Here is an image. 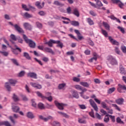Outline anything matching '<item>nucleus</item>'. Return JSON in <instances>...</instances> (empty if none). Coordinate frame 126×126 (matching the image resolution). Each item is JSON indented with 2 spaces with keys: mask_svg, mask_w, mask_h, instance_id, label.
I'll list each match as a JSON object with an SVG mask.
<instances>
[{
  "mask_svg": "<svg viewBox=\"0 0 126 126\" xmlns=\"http://www.w3.org/2000/svg\"><path fill=\"white\" fill-rule=\"evenodd\" d=\"M24 74H25V71H22L18 74L19 77H22V76H24Z\"/></svg>",
  "mask_w": 126,
  "mask_h": 126,
  "instance_id": "obj_51",
  "label": "nucleus"
},
{
  "mask_svg": "<svg viewBox=\"0 0 126 126\" xmlns=\"http://www.w3.org/2000/svg\"><path fill=\"white\" fill-rule=\"evenodd\" d=\"M93 58H91L89 60V62L90 63H92L93 61H97V58H98V55H97V53H94L93 54Z\"/></svg>",
  "mask_w": 126,
  "mask_h": 126,
  "instance_id": "obj_14",
  "label": "nucleus"
},
{
  "mask_svg": "<svg viewBox=\"0 0 126 126\" xmlns=\"http://www.w3.org/2000/svg\"><path fill=\"white\" fill-rule=\"evenodd\" d=\"M22 8H23L24 10H26V11H29L30 10L34 11L35 10V7L31 6L30 4H29L28 6L25 4H22Z\"/></svg>",
  "mask_w": 126,
  "mask_h": 126,
  "instance_id": "obj_3",
  "label": "nucleus"
},
{
  "mask_svg": "<svg viewBox=\"0 0 126 126\" xmlns=\"http://www.w3.org/2000/svg\"><path fill=\"white\" fill-rule=\"evenodd\" d=\"M58 114H60V115L62 116V117H64V118H66V119H68V118H69V116L63 112H58Z\"/></svg>",
  "mask_w": 126,
  "mask_h": 126,
  "instance_id": "obj_22",
  "label": "nucleus"
},
{
  "mask_svg": "<svg viewBox=\"0 0 126 126\" xmlns=\"http://www.w3.org/2000/svg\"><path fill=\"white\" fill-rule=\"evenodd\" d=\"M56 43H59V41H56V40L51 39L48 42H46L45 44H47L49 47H53V44H56Z\"/></svg>",
  "mask_w": 126,
  "mask_h": 126,
  "instance_id": "obj_11",
  "label": "nucleus"
},
{
  "mask_svg": "<svg viewBox=\"0 0 126 126\" xmlns=\"http://www.w3.org/2000/svg\"><path fill=\"white\" fill-rule=\"evenodd\" d=\"M28 76L29 77H32V78H37V74L33 72H30L28 73Z\"/></svg>",
  "mask_w": 126,
  "mask_h": 126,
  "instance_id": "obj_17",
  "label": "nucleus"
},
{
  "mask_svg": "<svg viewBox=\"0 0 126 126\" xmlns=\"http://www.w3.org/2000/svg\"><path fill=\"white\" fill-rule=\"evenodd\" d=\"M116 122L117 123H118V124H124V122L122 121V119L120 117H118L116 119Z\"/></svg>",
  "mask_w": 126,
  "mask_h": 126,
  "instance_id": "obj_53",
  "label": "nucleus"
},
{
  "mask_svg": "<svg viewBox=\"0 0 126 126\" xmlns=\"http://www.w3.org/2000/svg\"><path fill=\"white\" fill-rule=\"evenodd\" d=\"M124 101L125 100L123 98H118L116 100V102L118 105H123Z\"/></svg>",
  "mask_w": 126,
  "mask_h": 126,
  "instance_id": "obj_15",
  "label": "nucleus"
},
{
  "mask_svg": "<svg viewBox=\"0 0 126 126\" xmlns=\"http://www.w3.org/2000/svg\"><path fill=\"white\" fill-rule=\"evenodd\" d=\"M89 115L92 118H93L94 119L95 118V116H94V112L93 110H92V111L89 112Z\"/></svg>",
  "mask_w": 126,
  "mask_h": 126,
  "instance_id": "obj_59",
  "label": "nucleus"
},
{
  "mask_svg": "<svg viewBox=\"0 0 126 126\" xmlns=\"http://www.w3.org/2000/svg\"><path fill=\"white\" fill-rule=\"evenodd\" d=\"M55 104L59 110H63V107L67 106L66 104L60 103L57 101H55Z\"/></svg>",
  "mask_w": 126,
  "mask_h": 126,
  "instance_id": "obj_4",
  "label": "nucleus"
},
{
  "mask_svg": "<svg viewBox=\"0 0 126 126\" xmlns=\"http://www.w3.org/2000/svg\"><path fill=\"white\" fill-rule=\"evenodd\" d=\"M16 82L17 81L15 80L11 79L9 80V83H10V84H11L13 86H14V85L16 84Z\"/></svg>",
  "mask_w": 126,
  "mask_h": 126,
  "instance_id": "obj_30",
  "label": "nucleus"
},
{
  "mask_svg": "<svg viewBox=\"0 0 126 126\" xmlns=\"http://www.w3.org/2000/svg\"><path fill=\"white\" fill-rule=\"evenodd\" d=\"M119 87H120V88H122L123 90H125L126 91V87L125 85H121V84L118 85Z\"/></svg>",
  "mask_w": 126,
  "mask_h": 126,
  "instance_id": "obj_61",
  "label": "nucleus"
},
{
  "mask_svg": "<svg viewBox=\"0 0 126 126\" xmlns=\"http://www.w3.org/2000/svg\"><path fill=\"white\" fill-rule=\"evenodd\" d=\"M118 5L119 7H120V8H124V6L125 5L124 4V3H123V2H121L120 1V2H119Z\"/></svg>",
  "mask_w": 126,
  "mask_h": 126,
  "instance_id": "obj_62",
  "label": "nucleus"
},
{
  "mask_svg": "<svg viewBox=\"0 0 126 126\" xmlns=\"http://www.w3.org/2000/svg\"><path fill=\"white\" fill-rule=\"evenodd\" d=\"M44 99H47L49 102H52L53 100V97H52V96H44Z\"/></svg>",
  "mask_w": 126,
  "mask_h": 126,
  "instance_id": "obj_49",
  "label": "nucleus"
},
{
  "mask_svg": "<svg viewBox=\"0 0 126 126\" xmlns=\"http://www.w3.org/2000/svg\"><path fill=\"white\" fill-rule=\"evenodd\" d=\"M109 118H110V119H111L112 122H113V123H115L116 122V118L114 116L109 115Z\"/></svg>",
  "mask_w": 126,
  "mask_h": 126,
  "instance_id": "obj_54",
  "label": "nucleus"
},
{
  "mask_svg": "<svg viewBox=\"0 0 126 126\" xmlns=\"http://www.w3.org/2000/svg\"><path fill=\"white\" fill-rule=\"evenodd\" d=\"M73 14L76 15L77 17H79V11L77 8H75L73 10Z\"/></svg>",
  "mask_w": 126,
  "mask_h": 126,
  "instance_id": "obj_20",
  "label": "nucleus"
},
{
  "mask_svg": "<svg viewBox=\"0 0 126 126\" xmlns=\"http://www.w3.org/2000/svg\"><path fill=\"white\" fill-rule=\"evenodd\" d=\"M114 51L117 55H121V50H120V49L118 47H115Z\"/></svg>",
  "mask_w": 126,
  "mask_h": 126,
  "instance_id": "obj_31",
  "label": "nucleus"
},
{
  "mask_svg": "<svg viewBox=\"0 0 126 126\" xmlns=\"http://www.w3.org/2000/svg\"><path fill=\"white\" fill-rule=\"evenodd\" d=\"M108 39L110 42L112 43L113 45H116V46H119V45H120V43H119V42L114 39V38H113V37H112L111 36H109Z\"/></svg>",
  "mask_w": 126,
  "mask_h": 126,
  "instance_id": "obj_9",
  "label": "nucleus"
},
{
  "mask_svg": "<svg viewBox=\"0 0 126 126\" xmlns=\"http://www.w3.org/2000/svg\"><path fill=\"white\" fill-rule=\"evenodd\" d=\"M74 87L75 89H77V90H81V88H82V87L79 85H75L74 86Z\"/></svg>",
  "mask_w": 126,
  "mask_h": 126,
  "instance_id": "obj_47",
  "label": "nucleus"
},
{
  "mask_svg": "<svg viewBox=\"0 0 126 126\" xmlns=\"http://www.w3.org/2000/svg\"><path fill=\"white\" fill-rule=\"evenodd\" d=\"M65 86V84H64V83L61 84L59 85L58 88L59 89H63V88H64Z\"/></svg>",
  "mask_w": 126,
  "mask_h": 126,
  "instance_id": "obj_46",
  "label": "nucleus"
},
{
  "mask_svg": "<svg viewBox=\"0 0 126 126\" xmlns=\"http://www.w3.org/2000/svg\"><path fill=\"white\" fill-rule=\"evenodd\" d=\"M30 85L32 86V87H34V88H36V89H41L42 85L37 84L36 83L31 82Z\"/></svg>",
  "mask_w": 126,
  "mask_h": 126,
  "instance_id": "obj_6",
  "label": "nucleus"
},
{
  "mask_svg": "<svg viewBox=\"0 0 126 126\" xmlns=\"http://www.w3.org/2000/svg\"><path fill=\"white\" fill-rule=\"evenodd\" d=\"M94 1L96 2V5H97L96 8L97 9H100V7L103 6V3H102V2L99 0H94Z\"/></svg>",
  "mask_w": 126,
  "mask_h": 126,
  "instance_id": "obj_12",
  "label": "nucleus"
},
{
  "mask_svg": "<svg viewBox=\"0 0 126 126\" xmlns=\"http://www.w3.org/2000/svg\"><path fill=\"white\" fill-rule=\"evenodd\" d=\"M25 89H26L27 92H28V93H30V92H31L30 88H29V86H28V85H26Z\"/></svg>",
  "mask_w": 126,
  "mask_h": 126,
  "instance_id": "obj_57",
  "label": "nucleus"
},
{
  "mask_svg": "<svg viewBox=\"0 0 126 126\" xmlns=\"http://www.w3.org/2000/svg\"><path fill=\"white\" fill-rule=\"evenodd\" d=\"M24 57H25V58H26V59H27L28 60H30L31 59V58L29 56V54L26 52L24 53Z\"/></svg>",
  "mask_w": 126,
  "mask_h": 126,
  "instance_id": "obj_39",
  "label": "nucleus"
},
{
  "mask_svg": "<svg viewBox=\"0 0 126 126\" xmlns=\"http://www.w3.org/2000/svg\"><path fill=\"white\" fill-rule=\"evenodd\" d=\"M56 42H58V43H55V44H58L57 45V47H60V48H63V43L61 42V41L59 40H56Z\"/></svg>",
  "mask_w": 126,
  "mask_h": 126,
  "instance_id": "obj_28",
  "label": "nucleus"
},
{
  "mask_svg": "<svg viewBox=\"0 0 126 126\" xmlns=\"http://www.w3.org/2000/svg\"><path fill=\"white\" fill-rule=\"evenodd\" d=\"M80 94L81 97H82V98H83V99H89V96H88L84 94H82V93H80Z\"/></svg>",
  "mask_w": 126,
  "mask_h": 126,
  "instance_id": "obj_35",
  "label": "nucleus"
},
{
  "mask_svg": "<svg viewBox=\"0 0 126 126\" xmlns=\"http://www.w3.org/2000/svg\"><path fill=\"white\" fill-rule=\"evenodd\" d=\"M36 94H37V96H38V97H40V98H42V99H44L45 97V96L43 95L42 93H40V92H36Z\"/></svg>",
  "mask_w": 126,
  "mask_h": 126,
  "instance_id": "obj_36",
  "label": "nucleus"
},
{
  "mask_svg": "<svg viewBox=\"0 0 126 126\" xmlns=\"http://www.w3.org/2000/svg\"><path fill=\"white\" fill-rule=\"evenodd\" d=\"M118 29H119V30H120L121 31V32H122V33H123V34H125L126 33V32H125V28L122 27H120V26H118L117 27Z\"/></svg>",
  "mask_w": 126,
  "mask_h": 126,
  "instance_id": "obj_34",
  "label": "nucleus"
},
{
  "mask_svg": "<svg viewBox=\"0 0 126 126\" xmlns=\"http://www.w3.org/2000/svg\"><path fill=\"white\" fill-rule=\"evenodd\" d=\"M78 122H79L80 124H86V121L83 120L82 119H81V118H79Z\"/></svg>",
  "mask_w": 126,
  "mask_h": 126,
  "instance_id": "obj_56",
  "label": "nucleus"
},
{
  "mask_svg": "<svg viewBox=\"0 0 126 126\" xmlns=\"http://www.w3.org/2000/svg\"><path fill=\"white\" fill-rule=\"evenodd\" d=\"M13 26L15 28L16 30H17V31L19 32V33H24V31H23V30H22L21 28H20V26H18V25L16 24Z\"/></svg>",
  "mask_w": 126,
  "mask_h": 126,
  "instance_id": "obj_10",
  "label": "nucleus"
},
{
  "mask_svg": "<svg viewBox=\"0 0 126 126\" xmlns=\"http://www.w3.org/2000/svg\"><path fill=\"white\" fill-rule=\"evenodd\" d=\"M121 50L123 53L126 54V46H122Z\"/></svg>",
  "mask_w": 126,
  "mask_h": 126,
  "instance_id": "obj_63",
  "label": "nucleus"
},
{
  "mask_svg": "<svg viewBox=\"0 0 126 126\" xmlns=\"http://www.w3.org/2000/svg\"><path fill=\"white\" fill-rule=\"evenodd\" d=\"M103 26H104L106 30H108V31L110 30V25H109L108 23H107L106 22H103Z\"/></svg>",
  "mask_w": 126,
  "mask_h": 126,
  "instance_id": "obj_23",
  "label": "nucleus"
},
{
  "mask_svg": "<svg viewBox=\"0 0 126 126\" xmlns=\"http://www.w3.org/2000/svg\"><path fill=\"white\" fill-rule=\"evenodd\" d=\"M101 105L102 106V107L104 108V109H106L107 108H108V107L107 106V104L104 102H101Z\"/></svg>",
  "mask_w": 126,
  "mask_h": 126,
  "instance_id": "obj_60",
  "label": "nucleus"
},
{
  "mask_svg": "<svg viewBox=\"0 0 126 126\" xmlns=\"http://www.w3.org/2000/svg\"><path fill=\"white\" fill-rule=\"evenodd\" d=\"M23 38L25 40V42L29 44V46L31 48H35V47H36V43L32 40L28 39V37H27L25 34L23 35Z\"/></svg>",
  "mask_w": 126,
  "mask_h": 126,
  "instance_id": "obj_1",
  "label": "nucleus"
},
{
  "mask_svg": "<svg viewBox=\"0 0 126 126\" xmlns=\"http://www.w3.org/2000/svg\"><path fill=\"white\" fill-rule=\"evenodd\" d=\"M115 90H116V88H110L108 90V92H107V93L108 94H112V93L113 92H114V91H115Z\"/></svg>",
  "mask_w": 126,
  "mask_h": 126,
  "instance_id": "obj_32",
  "label": "nucleus"
},
{
  "mask_svg": "<svg viewBox=\"0 0 126 126\" xmlns=\"http://www.w3.org/2000/svg\"><path fill=\"white\" fill-rule=\"evenodd\" d=\"M87 22L90 25H93L94 24V22L90 18H87Z\"/></svg>",
  "mask_w": 126,
  "mask_h": 126,
  "instance_id": "obj_27",
  "label": "nucleus"
},
{
  "mask_svg": "<svg viewBox=\"0 0 126 126\" xmlns=\"http://www.w3.org/2000/svg\"><path fill=\"white\" fill-rule=\"evenodd\" d=\"M38 118L39 119H40V120L44 121V122H48V121H49V120H53V118L52 117V116H48L46 118H45L42 115H39L38 116Z\"/></svg>",
  "mask_w": 126,
  "mask_h": 126,
  "instance_id": "obj_7",
  "label": "nucleus"
},
{
  "mask_svg": "<svg viewBox=\"0 0 126 126\" xmlns=\"http://www.w3.org/2000/svg\"><path fill=\"white\" fill-rule=\"evenodd\" d=\"M52 126H61V125L60 124V123H59L57 121H54L52 123Z\"/></svg>",
  "mask_w": 126,
  "mask_h": 126,
  "instance_id": "obj_52",
  "label": "nucleus"
},
{
  "mask_svg": "<svg viewBox=\"0 0 126 126\" xmlns=\"http://www.w3.org/2000/svg\"><path fill=\"white\" fill-rule=\"evenodd\" d=\"M24 16L27 18H31V17H33L32 15L28 13V12H26L24 14Z\"/></svg>",
  "mask_w": 126,
  "mask_h": 126,
  "instance_id": "obj_38",
  "label": "nucleus"
},
{
  "mask_svg": "<svg viewBox=\"0 0 126 126\" xmlns=\"http://www.w3.org/2000/svg\"><path fill=\"white\" fill-rule=\"evenodd\" d=\"M71 24L73 26H78V25H79V23L77 21H71Z\"/></svg>",
  "mask_w": 126,
  "mask_h": 126,
  "instance_id": "obj_37",
  "label": "nucleus"
},
{
  "mask_svg": "<svg viewBox=\"0 0 126 126\" xmlns=\"http://www.w3.org/2000/svg\"><path fill=\"white\" fill-rule=\"evenodd\" d=\"M109 114H107L105 116L104 118V123H109L110 121V118H109Z\"/></svg>",
  "mask_w": 126,
  "mask_h": 126,
  "instance_id": "obj_24",
  "label": "nucleus"
},
{
  "mask_svg": "<svg viewBox=\"0 0 126 126\" xmlns=\"http://www.w3.org/2000/svg\"><path fill=\"white\" fill-rule=\"evenodd\" d=\"M35 5L39 9L42 8V6L41 5V2H40L39 1H36L35 2Z\"/></svg>",
  "mask_w": 126,
  "mask_h": 126,
  "instance_id": "obj_41",
  "label": "nucleus"
},
{
  "mask_svg": "<svg viewBox=\"0 0 126 126\" xmlns=\"http://www.w3.org/2000/svg\"><path fill=\"white\" fill-rule=\"evenodd\" d=\"M27 118H29V119H34V118H35L34 115L32 112H28L27 113Z\"/></svg>",
  "mask_w": 126,
  "mask_h": 126,
  "instance_id": "obj_18",
  "label": "nucleus"
},
{
  "mask_svg": "<svg viewBox=\"0 0 126 126\" xmlns=\"http://www.w3.org/2000/svg\"><path fill=\"white\" fill-rule=\"evenodd\" d=\"M12 110L14 113H18L20 108L18 106H16L15 103L12 104Z\"/></svg>",
  "mask_w": 126,
  "mask_h": 126,
  "instance_id": "obj_8",
  "label": "nucleus"
},
{
  "mask_svg": "<svg viewBox=\"0 0 126 126\" xmlns=\"http://www.w3.org/2000/svg\"><path fill=\"white\" fill-rule=\"evenodd\" d=\"M120 72L122 74H126V70H125V68L120 67Z\"/></svg>",
  "mask_w": 126,
  "mask_h": 126,
  "instance_id": "obj_43",
  "label": "nucleus"
},
{
  "mask_svg": "<svg viewBox=\"0 0 126 126\" xmlns=\"http://www.w3.org/2000/svg\"><path fill=\"white\" fill-rule=\"evenodd\" d=\"M89 101L90 104L93 107V108H94V110H95L96 112H98V107L97 106V105L96 104L95 102H94V101H93V100L92 99H90Z\"/></svg>",
  "mask_w": 126,
  "mask_h": 126,
  "instance_id": "obj_5",
  "label": "nucleus"
},
{
  "mask_svg": "<svg viewBox=\"0 0 126 126\" xmlns=\"http://www.w3.org/2000/svg\"><path fill=\"white\" fill-rule=\"evenodd\" d=\"M45 51L46 52H47V53H50V54H52V55H54V51L52 50V49L50 48L46 47L44 49Z\"/></svg>",
  "mask_w": 126,
  "mask_h": 126,
  "instance_id": "obj_26",
  "label": "nucleus"
},
{
  "mask_svg": "<svg viewBox=\"0 0 126 126\" xmlns=\"http://www.w3.org/2000/svg\"><path fill=\"white\" fill-rule=\"evenodd\" d=\"M73 81L74 82H79L80 81V78H77L76 77H73Z\"/></svg>",
  "mask_w": 126,
  "mask_h": 126,
  "instance_id": "obj_50",
  "label": "nucleus"
},
{
  "mask_svg": "<svg viewBox=\"0 0 126 126\" xmlns=\"http://www.w3.org/2000/svg\"><path fill=\"white\" fill-rule=\"evenodd\" d=\"M13 99L15 102H17L18 101H19V97L17 96L15 94H13Z\"/></svg>",
  "mask_w": 126,
  "mask_h": 126,
  "instance_id": "obj_29",
  "label": "nucleus"
},
{
  "mask_svg": "<svg viewBox=\"0 0 126 126\" xmlns=\"http://www.w3.org/2000/svg\"><path fill=\"white\" fill-rule=\"evenodd\" d=\"M10 38L13 41H16L17 40V38H16V36H15V35H14V34H11Z\"/></svg>",
  "mask_w": 126,
  "mask_h": 126,
  "instance_id": "obj_55",
  "label": "nucleus"
},
{
  "mask_svg": "<svg viewBox=\"0 0 126 126\" xmlns=\"http://www.w3.org/2000/svg\"><path fill=\"white\" fill-rule=\"evenodd\" d=\"M107 60L109 63H110V64H112V65H116L118 64V61H117V59H116V57L111 56L109 55L107 57Z\"/></svg>",
  "mask_w": 126,
  "mask_h": 126,
  "instance_id": "obj_2",
  "label": "nucleus"
},
{
  "mask_svg": "<svg viewBox=\"0 0 126 126\" xmlns=\"http://www.w3.org/2000/svg\"><path fill=\"white\" fill-rule=\"evenodd\" d=\"M5 87L7 91H11V87H10V85H9V83L6 82L5 83Z\"/></svg>",
  "mask_w": 126,
  "mask_h": 126,
  "instance_id": "obj_21",
  "label": "nucleus"
},
{
  "mask_svg": "<svg viewBox=\"0 0 126 126\" xmlns=\"http://www.w3.org/2000/svg\"><path fill=\"white\" fill-rule=\"evenodd\" d=\"M0 53L4 56L5 57H7L8 56V52L6 51H0Z\"/></svg>",
  "mask_w": 126,
  "mask_h": 126,
  "instance_id": "obj_42",
  "label": "nucleus"
},
{
  "mask_svg": "<svg viewBox=\"0 0 126 126\" xmlns=\"http://www.w3.org/2000/svg\"><path fill=\"white\" fill-rule=\"evenodd\" d=\"M11 61L13 63H14V64H15L16 65H17V66L19 65V63H18L16 59H11Z\"/></svg>",
  "mask_w": 126,
  "mask_h": 126,
  "instance_id": "obj_33",
  "label": "nucleus"
},
{
  "mask_svg": "<svg viewBox=\"0 0 126 126\" xmlns=\"http://www.w3.org/2000/svg\"><path fill=\"white\" fill-rule=\"evenodd\" d=\"M106 110H107V112L109 113V114H111V115H113V109L107 107L106 108Z\"/></svg>",
  "mask_w": 126,
  "mask_h": 126,
  "instance_id": "obj_48",
  "label": "nucleus"
},
{
  "mask_svg": "<svg viewBox=\"0 0 126 126\" xmlns=\"http://www.w3.org/2000/svg\"><path fill=\"white\" fill-rule=\"evenodd\" d=\"M95 126H105V125L103 123H96L95 124Z\"/></svg>",
  "mask_w": 126,
  "mask_h": 126,
  "instance_id": "obj_64",
  "label": "nucleus"
},
{
  "mask_svg": "<svg viewBox=\"0 0 126 126\" xmlns=\"http://www.w3.org/2000/svg\"><path fill=\"white\" fill-rule=\"evenodd\" d=\"M23 26L24 28L27 30H31V29H32V26H31V25L28 23H24Z\"/></svg>",
  "mask_w": 126,
  "mask_h": 126,
  "instance_id": "obj_13",
  "label": "nucleus"
},
{
  "mask_svg": "<svg viewBox=\"0 0 126 126\" xmlns=\"http://www.w3.org/2000/svg\"><path fill=\"white\" fill-rule=\"evenodd\" d=\"M101 33L105 36V37H108V32L103 29L101 30Z\"/></svg>",
  "mask_w": 126,
  "mask_h": 126,
  "instance_id": "obj_45",
  "label": "nucleus"
},
{
  "mask_svg": "<svg viewBox=\"0 0 126 126\" xmlns=\"http://www.w3.org/2000/svg\"><path fill=\"white\" fill-rule=\"evenodd\" d=\"M38 107L39 109H41V110H43V109H45V106H44V104L42 103H38Z\"/></svg>",
  "mask_w": 126,
  "mask_h": 126,
  "instance_id": "obj_40",
  "label": "nucleus"
},
{
  "mask_svg": "<svg viewBox=\"0 0 126 126\" xmlns=\"http://www.w3.org/2000/svg\"><path fill=\"white\" fill-rule=\"evenodd\" d=\"M32 107H34V108H36L37 107V104L35 102V99H32Z\"/></svg>",
  "mask_w": 126,
  "mask_h": 126,
  "instance_id": "obj_44",
  "label": "nucleus"
},
{
  "mask_svg": "<svg viewBox=\"0 0 126 126\" xmlns=\"http://www.w3.org/2000/svg\"><path fill=\"white\" fill-rule=\"evenodd\" d=\"M54 4H55V5H57L58 6H63L64 5L63 3L60 2L58 0L55 1L54 2Z\"/></svg>",
  "mask_w": 126,
  "mask_h": 126,
  "instance_id": "obj_25",
  "label": "nucleus"
},
{
  "mask_svg": "<svg viewBox=\"0 0 126 126\" xmlns=\"http://www.w3.org/2000/svg\"><path fill=\"white\" fill-rule=\"evenodd\" d=\"M112 106H113L114 108H115V109L118 111H121V109L120 107H119V106H118V105H117V104H112Z\"/></svg>",
  "mask_w": 126,
  "mask_h": 126,
  "instance_id": "obj_58",
  "label": "nucleus"
},
{
  "mask_svg": "<svg viewBox=\"0 0 126 126\" xmlns=\"http://www.w3.org/2000/svg\"><path fill=\"white\" fill-rule=\"evenodd\" d=\"M72 95L74 98H75L76 99H78L79 98V94H78V93L77 91H73L72 93Z\"/></svg>",
  "mask_w": 126,
  "mask_h": 126,
  "instance_id": "obj_16",
  "label": "nucleus"
},
{
  "mask_svg": "<svg viewBox=\"0 0 126 126\" xmlns=\"http://www.w3.org/2000/svg\"><path fill=\"white\" fill-rule=\"evenodd\" d=\"M80 84L83 86L84 87H87V88H89L90 85L88 83L86 82H81Z\"/></svg>",
  "mask_w": 126,
  "mask_h": 126,
  "instance_id": "obj_19",
  "label": "nucleus"
}]
</instances>
